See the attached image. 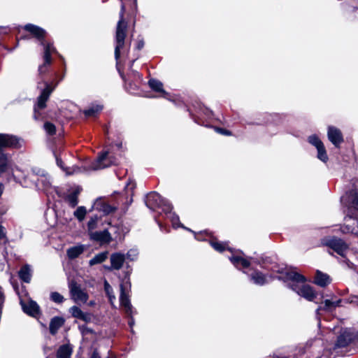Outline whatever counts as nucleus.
I'll return each mask as SVG.
<instances>
[{
  "label": "nucleus",
  "instance_id": "f257e3e1",
  "mask_svg": "<svg viewBox=\"0 0 358 358\" xmlns=\"http://www.w3.org/2000/svg\"><path fill=\"white\" fill-rule=\"evenodd\" d=\"M24 29L41 41V45L43 46L44 50L43 63L41 64L38 69V79H40V80L37 83V88L41 89V94L38 97L37 103L34 108V118L37 120L39 119L38 110L45 108L46 101L48 100L51 93L54 91L59 83L63 80L64 74L56 82L52 80L49 83L43 80V76L50 71L52 64L51 55L56 52V49L52 43L45 41L44 37L45 36V31L44 29L31 24L25 25Z\"/></svg>",
  "mask_w": 358,
  "mask_h": 358
},
{
  "label": "nucleus",
  "instance_id": "f03ea898",
  "mask_svg": "<svg viewBox=\"0 0 358 358\" xmlns=\"http://www.w3.org/2000/svg\"><path fill=\"white\" fill-rule=\"evenodd\" d=\"M287 278L289 280L288 286L297 294L309 301H313L317 296L313 287L306 284V278L303 275L295 271L287 273Z\"/></svg>",
  "mask_w": 358,
  "mask_h": 358
},
{
  "label": "nucleus",
  "instance_id": "7ed1b4c3",
  "mask_svg": "<svg viewBox=\"0 0 358 358\" xmlns=\"http://www.w3.org/2000/svg\"><path fill=\"white\" fill-rule=\"evenodd\" d=\"M125 9L126 8L124 4L122 3L120 12V19L117 24L115 34V57L117 61L120 57V50L124 47L127 29V22L124 18Z\"/></svg>",
  "mask_w": 358,
  "mask_h": 358
},
{
  "label": "nucleus",
  "instance_id": "20e7f679",
  "mask_svg": "<svg viewBox=\"0 0 358 358\" xmlns=\"http://www.w3.org/2000/svg\"><path fill=\"white\" fill-rule=\"evenodd\" d=\"M145 203L147 207L152 210L157 208H161L164 212L173 208L172 205L169 201L162 198V196L155 192L147 194Z\"/></svg>",
  "mask_w": 358,
  "mask_h": 358
},
{
  "label": "nucleus",
  "instance_id": "39448f33",
  "mask_svg": "<svg viewBox=\"0 0 358 358\" xmlns=\"http://www.w3.org/2000/svg\"><path fill=\"white\" fill-rule=\"evenodd\" d=\"M322 243L343 257L346 256L349 250L348 245L345 241L336 237L324 238Z\"/></svg>",
  "mask_w": 358,
  "mask_h": 358
},
{
  "label": "nucleus",
  "instance_id": "423d86ee",
  "mask_svg": "<svg viewBox=\"0 0 358 358\" xmlns=\"http://www.w3.org/2000/svg\"><path fill=\"white\" fill-rule=\"evenodd\" d=\"M358 338V332L352 329L342 330L338 336L334 350L337 348H345Z\"/></svg>",
  "mask_w": 358,
  "mask_h": 358
},
{
  "label": "nucleus",
  "instance_id": "0eeeda50",
  "mask_svg": "<svg viewBox=\"0 0 358 358\" xmlns=\"http://www.w3.org/2000/svg\"><path fill=\"white\" fill-rule=\"evenodd\" d=\"M229 260L238 269L247 268H248L251 264L255 263L259 265L263 268L268 269L264 264L265 260L262 259V261H259L255 258L250 257V259L243 258L238 255H232L229 257Z\"/></svg>",
  "mask_w": 358,
  "mask_h": 358
},
{
  "label": "nucleus",
  "instance_id": "6e6552de",
  "mask_svg": "<svg viewBox=\"0 0 358 358\" xmlns=\"http://www.w3.org/2000/svg\"><path fill=\"white\" fill-rule=\"evenodd\" d=\"M116 164V159L113 157L109 151L103 152L97 158L96 161L91 165V169L98 170L108 167Z\"/></svg>",
  "mask_w": 358,
  "mask_h": 358
},
{
  "label": "nucleus",
  "instance_id": "1a4fd4ad",
  "mask_svg": "<svg viewBox=\"0 0 358 358\" xmlns=\"http://www.w3.org/2000/svg\"><path fill=\"white\" fill-rule=\"evenodd\" d=\"M69 292L71 299L77 303H85L88 300V294L75 281H71L69 284Z\"/></svg>",
  "mask_w": 358,
  "mask_h": 358
},
{
  "label": "nucleus",
  "instance_id": "9d476101",
  "mask_svg": "<svg viewBox=\"0 0 358 358\" xmlns=\"http://www.w3.org/2000/svg\"><path fill=\"white\" fill-rule=\"evenodd\" d=\"M308 142L315 146L317 150V158L323 162H327L328 156L326 149L322 141L316 135H311L308 137Z\"/></svg>",
  "mask_w": 358,
  "mask_h": 358
},
{
  "label": "nucleus",
  "instance_id": "9b49d317",
  "mask_svg": "<svg viewBox=\"0 0 358 358\" xmlns=\"http://www.w3.org/2000/svg\"><path fill=\"white\" fill-rule=\"evenodd\" d=\"M31 181L34 182V185L41 191H47L51 187V182L50 177L47 175L42 174L41 176H36L31 174L29 176Z\"/></svg>",
  "mask_w": 358,
  "mask_h": 358
},
{
  "label": "nucleus",
  "instance_id": "f8f14e48",
  "mask_svg": "<svg viewBox=\"0 0 358 358\" xmlns=\"http://www.w3.org/2000/svg\"><path fill=\"white\" fill-rule=\"evenodd\" d=\"M20 303L23 311L26 314L34 317L39 315L40 308L36 301L31 299H29L27 301H25L20 298Z\"/></svg>",
  "mask_w": 358,
  "mask_h": 358
},
{
  "label": "nucleus",
  "instance_id": "ddd939ff",
  "mask_svg": "<svg viewBox=\"0 0 358 358\" xmlns=\"http://www.w3.org/2000/svg\"><path fill=\"white\" fill-rule=\"evenodd\" d=\"M327 136L331 143L336 148H339L343 142V136L341 130L334 126L328 127Z\"/></svg>",
  "mask_w": 358,
  "mask_h": 358
},
{
  "label": "nucleus",
  "instance_id": "4468645a",
  "mask_svg": "<svg viewBox=\"0 0 358 358\" xmlns=\"http://www.w3.org/2000/svg\"><path fill=\"white\" fill-rule=\"evenodd\" d=\"M120 302L121 306L124 308L125 313L128 315H132V306L131 304L126 287L123 284L120 285Z\"/></svg>",
  "mask_w": 358,
  "mask_h": 358
},
{
  "label": "nucleus",
  "instance_id": "2eb2a0df",
  "mask_svg": "<svg viewBox=\"0 0 358 358\" xmlns=\"http://www.w3.org/2000/svg\"><path fill=\"white\" fill-rule=\"evenodd\" d=\"M92 241L99 242L100 243H108L112 238L108 229L103 231H94L89 234Z\"/></svg>",
  "mask_w": 358,
  "mask_h": 358
},
{
  "label": "nucleus",
  "instance_id": "dca6fc26",
  "mask_svg": "<svg viewBox=\"0 0 358 358\" xmlns=\"http://www.w3.org/2000/svg\"><path fill=\"white\" fill-rule=\"evenodd\" d=\"M350 204L348 209L347 216L349 218H357V215L353 213V210H358V192L352 191L349 195L347 196Z\"/></svg>",
  "mask_w": 358,
  "mask_h": 358
},
{
  "label": "nucleus",
  "instance_id": "f3484780",
  "mask_svg": "<svg viewBox=\"0 0 358 358\" xmlns=\"http://www.w3.org/2000/svg\"><path fill=\"white\" fill-rule=\"evenodd\" d=\"M94 210L103 212L108 215L115 210L116 208L111 206L101 199H96L92 206Z\"/></svg>",
  "mask_w": 358,
  "mask_h": 358
},
{
  "label": "nucleus",
  "instance_id": "a211bd4d",
  "mask_svg": "<svg viewBox=\"0 0 358 358\" xmlns=\"http://www.w3.org/2000/svg\"><path fill=\"white\" fill-rule=\"evenodd\" d=\"M110 268L115 270H120L125 261V255L120 252L113 253L110 255Z\"/></svg>",
  "mask_w": 358,
  "mask_h": 358
},
{
  "label": "nucleus",
  "instance_id": "6ab92c4d",
  "mask_svg": "<svg viewBox=\"0 0 358 358\" xmlns=\"http://www.w3.org/2000/svg\"><path fill=\"white\" fill-rule=\"evenodd\" d=\"M87 248L85 245L78 244L69 248L66 250V255L70 259H74L83 254Z\"/></svg>",
  "mask_w": 358,
  "mask_h": 358
},
{
  "label": "nucleus",
  "instance_id": "aec40b11",
  "mask_svg": "<svg viewBox=\"0 0 358 358\" xmlns=\"http://www.w3.org/2000/svg\"><path fill=\"white\" fill-rule=\"evenodd\" d=\"M248 276L253 283L259 286H262L268 282L266 275L257 270H255L252 273L248 274Z\"/></svg>",
  "mask_w": 358,
  "mask_h": 358
},
{
  "label": "nucleus",
  "instance_id": "412c9836",
  "mask_svg": "<svg viewBox=\"0 0 358 358\" xmlns=\"http://www.w3.org/2000/svg\"><path fill=\"white\" fill-rule=\"evenodd\" d=\"M12 166L10 157L5 153L0 152V176L8 171Z\"/></svg>",
  "mask_w": 358,
  "mask_h": 358
},
{
  "label": "nucleus",
  "instance_id": "4be33fe9",
  "mask_svg": "<svg viewBox=\"0 0 358 358\" xmlns=\"http://www.w3.org/2000/svg\"><path fill=\"white\" fill-rule=\"evenodd\" d=\"M341 302V299H338L336 301H331L329 299H326L324 301V306H319L316 310V314L318 315L319 312L321 310H324L325 311L331 312L338 306H340V303Z\"/></svg>",
  "mask_w": 358,
  "mask_h": 358
},
{
  "label": "nucleus",
  "instance_id": "5701e85b",
  "mask_svg": "<svg viewBox=\"0 0 358 358\" xmlns=\"http://www.w3.org/2000/svg\"><path fill=\"white\" fill-rule=\"evenodd\" d=\"M148 85L150 86V87L151 89H152L153 90L156 91V92H162V96L165 98V99H170V95L166 92L165 91H164L163 90V84L162 82L157 80H155V79H150L149 81H148Z\"/></svg>",
  "mask_w": 358,
  "mask_h": 358
},
{
  "label": "nucleus",
  "instance_id": "b1692460",
  "mask_svg": "<svg viewBox=\"0 0 358 358\" xmlns=\"http://www.w3.org/2000/svg\"><path fill=\"white\" fill-rule=\"evenodd\" d=\"M314 282L320 287H325L331 282V279L327 274L317 271L315 274Z\"/></svg>",
  "mask_w": 358,
  "mask_h": 358
},
{
  "label": "nucleus",
  "instance_id": "393cba45",
  "mask_svg": "<svg viewBox=\"0 0 358 358\" xmlns=\"http://www.w3.org/2000/svg\"><path fill=\"white\" fill-rule=\"evenodd\" d=\"M64 320L61 317H54L50 322V332L55 335L58 329L64 324Z\"/></svg>",
  "mask_w": 358,
  "mask_h": 358
},
{
  "label": "nucleus",
  "instance_id": "a878e982",
  "mask_svg": "<svg viewBox=\"0 0 358 358\" xmlns=\"http://www.w3.org/2000/svg\"><path fill=\"white\" fill-rule=\"evenodd\" d=\"M18 275L23 282L29 283L31 278V270L30 266L29 265L22 266L18 272Z\"/></svg>",
  "mask_w": 358,
  "mask_h": 358
},
{
  "label": "nucleus",
  "instance_id": "bb28decb",
  "mask_svg": "<svg viewBox=\"0 0 358 358\" xmlns=\"http://www.w3.org/2000/svg\"><path fill=\"white\" fill-rule=\"evenodd\" d=\"M72 353V348L69 345H63L59 347L57 352V358H69Z\"/></svg>",
  "mask_w": 358,
  "mask_h": 358
},
{
  "label": "nucleus",
  "instance_id": "cd10ccee",
  "mask_svg": "<svg viewBox=\"0 0 358 358\" xmlns=\"http://www.w3.org/2000/svg\"><path fill=\"white\" fill-rule=\"evenodd\" d=\"M80 192V188H76L66 196V201L69 205L74 208L78 203V196Z\"/></svg>",
  "mask_w": 358,
  "mask_h": 358
},
{
  "label": "nucleus",
  "instance_id": "c85d7f7f",
  "mask_svg": "<svg viewBox=\"0 0 358 358\" xmlns=\"http://www.w3.org/2000/svg\"><path fill=\"white\" fill-rule=\"evenodd\" d=\"M164 213L166 214L167 218H169L171 220L173 227H175V228L183 227L182 224L180 222L178 215H177L176 214L173 213L172 209H170L169 210L164 211Z\"/></svg>",
  "mask_w": 358,
  "mask_h": 358
},
{
  "label": "nucleus",
  "instance_id": "c756f323",
  "mask_svg": "<svg viewBox=\"0 0 358 358\" xmlns=\"http://www.w3.org/2000/svg\"><path fill=\"white\" fill-rule=\"evenodd\" d=\"M108 252H103L96 255L90 260L89 264L90 266H94L103 262L108 258Z\"/></svg>",
  "mask_w": 358,
  "mask_h": 358
},
{
  "label": "nucleus",
  "instance_id": "7c9ffc66",
  "mask_svg": "<svg viewBox=\"0 0 358 358\" xmlns=\"http://www.w3.org/2000/svg\"><path fill=\"white\" fill-rule=\"evenodd\" d=\"M55 159H56V162H57V166L59 167H60L64 171H65L66 174L70 175V174H72L74 173L80 172V168H78V167L73 168L72 171H70V168L64 167L62 159L59 156H57L56 154H55Z\"/></svg>",
  "mask_w": 358,
  "mask_h": 358
},
{
  "label": "nucleus",
  "instance_id": "2f4dec72",
  "mask_svg": "<svg viewBox=\"0 0 358 358\" xmlns=\"http://www.w3.org/2000/svg\"><path fill=\"white\" fill-rule=\"evenodd\" d=\"M135 188H136L135 182L133 180L129 179L126 184L125 190L127 194H130L131 198H130L128 203L127 204V206L124 208V210H126L128 206L131 203V202L133 201L132 200L133 192Z\"/></svg>",
  "mask_w": 358,
  "mask_h": 358
},
{
  "label": "nucleus",
  "instance_id": "473e14b6",
  "mask_svg": "<svg viewBox=\"0 0 358 358\" xmlns=\"http://www.w3.org/2000/svg\"><path fill=\"white\" fill-rule=\"evenodd\" d=\"M103 109V106L101 105H93L90 107L88 109L85 110L84 113L87 117H92L95 116Z\"/></svg>",
  "mask_w": 358,
  "mask_h": 358
},
{
  "label": "nucleus",
  "instance_id": "72a5a7b5",
  "mask_svg": "<svg viewBox=\"0 0 358 358\" xmlns=\"http://www.w3.org/2000/svg\"><path fill=\"white\" fill-rule=\"evenodd\" d=\"M104 290L109 299L110 304L113 305L114 301L115 300V296L113 293L112 287L106 280L104 282Z\"/></svg>",
  "mask_w": 358,
  "mask_h": 358
},
{
  "label": "nucleus",
  "instance_id": "f704fd0d",
  "mask_svg": "<svg viewBox=\"0 0 358 358\" xmlns=\"http://www.w3.org/2000/svg\"><path fill=\"white\" fill-rule=\"evenodd\" d=\"M87 214V210L85 207L79 206L74 212V216L80 221H83L85 219V217Z\"/></svg>",
  "mask_w": 358,
  "mask_h": 358
},
{
  "label": "nucleus",
  "instance_id": "c9c22d12",
  "mask_svg": "<svg viewBox=\"0 0 358 358\" xmlns=\"http://www.w3.org/2000/svg\"><path fill=\"white\" fill-rule=\"evenodd\" d=\"M98 220H99V217L96 215L90 218V221L87 223L88 234L93 232L94 231V229L96 228Z\"/></svg>",
  "mask_w": 358,
  "mask_h": 358
},
{
  "label": "nucleus",
  "instance_id": "e433bc0d",
  "mask_svg": "<svg viewBox=\"0 0 358 358\" xmlns=\"http://www.w3.org/2000/svg\"><path fill=\"white\" fill-rule=\"evenodd\" d=\"M50 299L56 303H62L64 301V296L57 292H52L50 294Z\"/></svg>",
  "mask_w": 358,
  "mask_h": 358
},
{
  "label": "nucleus",
  "instance_id": "4c0bfd02",
  "mask_svg": "<svg viewBox=\"0 0 358 358\" xmlns=\"http://www.w3.org/2000/svg\"><path fill=\"white\" fill-rule=\"evenodd\" d=\"M138 256V251L137 249L132 248L130 249L125 255V259H128L129 261H135L137 259Z\"/></svg>",
  "mask_w": 358,
  "mask_h": 358
},
{
  "label": "nucleus",
  "instance_id": "58836bf2",
  "mask_svg": "<svg viewBox=\"0 0 358 358\" xmlns=\"http://www.w3.org/2000/svg\"><path fill=\"white\" fill-rule=\"evenodd\" d=\"M43 128H44L45 132L49 135H53L56 132L55 126L50 122H45L44 125H43Z\"/></svg>",
  "mask_w": 358,
  "mask_h": 358
},
{
  "label": "nucleus",
  "instance_id": "ea45409f",
  "mask_svg": "<svg viewBox=\"0 0 358 358\" xmlns=\"http://www.w3.org/2000/svg\"><path fill=\"white\" fill-rule=\"evenodd\" d=\"M210 245L215 250L218 252H222L227 248L226 243L215 241H210Z\"/></svg>",
  "mask_w": 358,
  "mask_h": 358
},
{
  "label": "nucleus",
  "instance_id": "a19ab883",
  "mask_svg": "<svg viewBox=\"0 0 358 358\" xmlns=\"http://www.w3.org/2000/svg\"><path fill=\"white\" fill-rule=\"evenodd\" d=\"M70 313L73 317L80 320L83 311L77 306H73L70 308Z\"/></svg>",
  "mask_w": 358,
  "mask_h": 358
},
{
  "label": "nucleus",
  "instance_id": "79ce46f5",
  "mask_svg": "<svg viewBox=\"0 0 358 358\" xmlns=\"http://www.w3.org/2000/svg\"><path fill=\"white\" fill-rule=\"evenodd\" d=\"M83 316L81 317L80 320L85 322H90L92 320V315L88 313L83 312Z\"/></svg>",
  "mask_w": 358,
  "mask_h": 358
},
{
  "label": "nucleus",
  "instance_id": "37998d69",
  "mask_svg": "<svg viewBox=\"0 0 358 358\" xmlns=\"http://www.w3.org/2000/svg\"><path fill=\"white\" fill-rule=\"evenodd\" d=\"M10 32V28L9 27H0V35L8 34Z\"/></svg>",
  "mask_w": 358,
  "mask_h": 358
},
{
  "label": "nucleus",
  "instance_id": "c03bdc74",
  "mask_svg": "<svg viewBox=\"0 0 358 358\" xmlns=\"http://www.w3.org/2000/svg\"><path fill=\"white\" fill-rule=\"evenodd\" d=\"M215 130L220 133V134H224V135H227V136H229L231 134L230 131H227V130H225L224 129H222V128H216Z\"/></svg>",
  "mask_w": 358,
  "mask_h": 358
},
{
  "label": "nucleus",
  "instance_id": "a18cd8bd",
  "mask_svg": "<svg viewBox=\"0 0 358 358\" xmlns=\"http://www.w3.org/2000/svg\"><path fill=\"white\" fill-rule=\"evenodd\" d=\"M144 46V41L143 39H140L138 41L136 44V49L141 50Z\"/></svg>",
  "mask_w": 358,
  "mask_h": 358
},
{
  "label": "nucleus",
  "instance_id": "49530a36",
  "mask_svg": "<svg viewBox=\"0 0 358 358\" xmlns=\"http://www.w3.org/2000/svg\"><path fill=\"white\" fill-rule=\"evenodd\" d=\"M354 221H355V224H356V227H355L352 229L351 232H352V234H355V235H357V236H358V221H357V220H354Z\"/></svg>",
  "mask_w": 358,
  "mask_h": 358
},
{
  "label": "nucleus",
  "instance_id": "de8ad7c7",
  "mask_svg": "<svg viewBox=\"0 0 358 358\" xmlns=\"http://www.w3.org/2000/svg\"><path fill=\"white\" fill-rule=\"evenodd\" d=\"M350 303H354L358 306V296L351 297Z\"/></svg>",
  "mask_w": 358,
  "mask_h": 358
},
{
  "label": "nucleus",
  "instance_id": "09e8293b",
  "mask_svg": "<svg viewBox=\"0 0 358 358\" xmlns=\"http://www.w3.org/2000/svg\"><path fill=\"white\" fill-rule=\"evenodd\" d=\"M90 358H101V357H100L99 354L98 353L97 350H95L91 355Z\"/></svg>",
  "mask_w": 358,
  "mask_h": 358
},
{
  "label": "nucleus",
  "instance_id": "8fccbe9b",
  "mask_svg": "<svg viewBox=\"0 0 358 358\" xmlns=\"http://www.w3.org/2000/svg\"><path fill=\"white\" fill-rule=\"evenodd\" d=\"M5 236V229L0 226V239H2Z\"/></svg>",
  "mask_w": 358,
  "mask_h": 358
},
{
  "label": "nucleus",
  "instance_id": "3c124183",
  "mask_svg": "<svg viewBox=\"0 0 358 358\" xmlns=\"http://www.w3.org/2000/svg\"><path fill=\"white\" fill-rule=\"evenodd\" d=\"M345 263L347 264V266L349 268H352V269H354L355 266L354 264H352V262H350L349 260H346L345 261Z\"/></svg>",
  "mask_w": 358,
  "mask_h": 358
},
{
  "label": "nucleus",
  "instance_id": "603ef678",
  "mask_svg": "<svg viewBox=\"0 0 358 358\" xmlns=\"http://www.w3.org/2000/svg\"><path fill=\"white\" fill-rule=\"evenodd\" d=\"M271 270H272L273 272H278V273H281V272H282V268H277L275 266H272V267L271 268Z\"/></svg>",
  "mask_w": 358,
  "mask_h": 358
},
{
  "label": "nucleus",
  "instance_id": "864d4df0",
  "mask_svg": "<svg viewBox=\"0 0 358 358\" xmlns=\"http://www.w3.org/2000/svg\"><path fill=\"white\" fill-rule=\"evenodd\" d=\"M204 113H205V114L206 115V116L208 117H210L211 116V115H212V112L210 110H208V109H205V112Z\"/></svg>",
  "mask_w": 358,
  "mask_h": 358
},
{
  "label": "nucleus",
  "instance_id": "5fc2aeb1",
  "mask_svg": "<svg viewBox=\"0 0 358 358\" xmlns=\"http://www.w3.org/2000/svg\"><path fill=\"white\" fill-rule=\"evenodd\" d=\"M130 316H131V315ZM134 318H133L132 317H130V319H129V326H130V327H132V326H133V324H134Z\"/></svg>",
  "mask_w": 358,
  "mask_h": 358
},
{
  "label": "nucleus",
  "instance_id": "6e6d98bb",
  "mask_svg": "<svg viewBox=\"0 0 358 358\" xmlns=\"http://www.w3.org/2000/svg\"><path fill=\"white\" fill-rule=\"evenodd\" d=\"M115 146H116L118 149H121V148H122V142L117 143L115 144Z\"/></svg>",
  "mask_w": 358,
  "mask_h": 358
},
{
  "label": "nucleus",
  "instance_id": "4d7b16f0",
  "mask_svg": "<svg viewBox=\"0 0 358 358\" xmlns=\"http://www.w3.org/2000/svg\"><path fill=\"white\" fill-rule=\"evenodd\" d=\"M10 282H11L12 285L13 286L14 289L16 290V289H17V285H16V284L13 281L12 278H10Z\"/></svg>",
  "mask_w": 358,
  "mask_h": 358
},
{
  "label": "nucleus",
  "instance_id": "13d9d810",
  "mask_svg": "<svg viewBox=\"0 0 358 358\" xmlns=\"http://www.w3.org/2000/svg\"><path fill=\"white\" fill-rule=\"evenodd\" d=\"M2 192H3V186H2V185L0 184V196L2 194Z\"/></svg>",
  "mask_w": 358,
  "mask_h": 358
},
{
  "label": "nucleus",
  "instance_id": "bf43d9fd",
  "mask_svg": "<svg viewBox=\"0 0 358 358\" xmlns=\"http://www.w3.org/2000/svg\"><path fill=\"white\" fill-rule=\"evenodd\" d=\"M133 1H134V7L136 8V6H137V1L136 0H133Z\"/></svg>",
  "mask_w": 358,
  "mask_h": 358
},
{
  "label": "nucleus",
  "instance_id": "052dcab7",
  "mask_svg": "<svg viewBox=\"0 0 358 358\" xmlns=\"http://www.w3.org/2000/svg\"><path fill=\"white\" fill-rule=\"evenodd\" d=\"M345 199V196L341 197V202L344 203V200Z\"/></svg>",
  "mask_w": 358,
  "mask_h": 358
},
{
  "label": "nucleus",
  "instance_id": "680f3d73",
  "mask_svg": "<svg viewBox=\"0 0 358 358\" xmlns=\"http://www.w3.org/2000/svg\"><path fill=\"white\" fill-rule=\"evenodd\" d=\"M16 47H15L14 48H10V49H8V51H13Z\"/></svg>",
  "mask_w": 358,
  "mask_h": 358
},
{
  "label": "nucleus",
  "instance_id": "e2e57ef3",
  "mask_svg": "<svg viewBox=\"0 0 358 358\" xmlns=\"http://www.w3.org/2000/svg\"><path fill=\"white\" fill-rule=\"evenodd\" d=\"M182 228H185V227H183ZM186 230L189 231V229L186 228Z\"/></svg>",
  "mask_w": 358,
  "mask_h": 358
},
{
  "label": "nucleus",
  "instance_id": "0e129e2a",
  "mask_svg": "<svg viewBox=\"0 0 358 358\" xmlns=\"http://www.w3.org/2000/svg\"><path fill=\"white\" fill-rule=\"evenodd\" d=\"M182 228H185V227H183ZM186 230L189 231V229L186 228Z\"/></svg>",
  "mask_w": 358,
  "mask_h": 358
},
{
  "label": "nucleus",
  "instance_id": "69168bd1",
  "mask_svg": "<svg viewBox=\"0 0 358 358\" xmlns=\"http://www.w3.org/2000/svg\"><path fill=\"white\" fill-rule=\"evenodd\" d=\"M134 63V60L132 61L131 66H132Z\"/></svg>",
  "mask_w": 358,
  "mask_h": 358
},
{
  "label": "nucleus",
  "instance_id": "338daca9",
  "mask_svg": "<svg viewBox=\"0 0 358 358\" xmlns=\"http://www.w3.org/2000/svg\"><path fill=\"white\" fill-rule=\"evenodd\" d=\"M194 121H195V122H197L198 124H199V122L196 120H195Z\"/></svg>",
  "mask_w": 358,
  "mask_h": 358
},
{
  "label": "nucleus",
  "instance_id": "774afa93",
  "mask_svg": "<svg viewBox=\"0 0 358 358\" xmlns=\"http://www.w3.org/2000/svg\"><path fill=\"white\" fill-rule=\"evenodd\" d=\"M107 358H115V357H107Z\"/></svg>",
  "mask_w": 358,
  "mask_h": 358
}]
</instances>
